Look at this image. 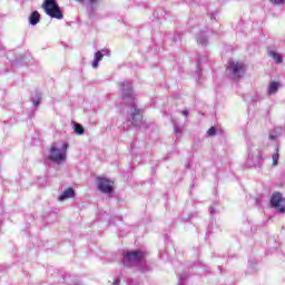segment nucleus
Here are the masks:
<instances>
[{
  "instance_id": "1",
  "label": "nucleus",
  "mask_w": 285,
  "mask_h": 285,
  "mask_svg": "<svg viewBox=\"0 0 285 285\" xmlns=\"http://www.w3.org/2000/svg\"><path fill=\"white\" fill-rule=\"evenodd\" d=\"M120 96L122 101L125 104H128L131 106V120L134 126H139L141 124V119H144V109L139 108L137 106V94H135V90L132 89V82L130 81H124L120 85Z\"/></svg>"
},
{
  "instance_id": "2",
  "label": "nucleus",
  "mask_w": 285,
  "mask_h": 285,
  "mask_svg": "<svg viewBox=\"0 0 285 285\" xmlns=\"http://www.w3.org/2000/svg\"><path fill=\"white\" fill-rule=\"evenodd\" d=\"M67 153H68V145L66 144H56L52 145L48 153H47V158L49 161H53V164H63L67 158Z\"/></svg>"
},
{
  "instance_id": "3",
  "label": "nucleus",
  "mask_w": 285,
  "mask_h": 285,
  "mask_svg": "<svg viewBox=\"0 0 285 285\" xmlns=\"http://www.w3.org/2000/svg\"><path fill=\"white\" fill-rule=\"evenodd\" d=\"M246 73V66L238 60H229L227 66V75L232 79H242V76Z\"/></svg>"
},
{
  "instance_id": "4",
  "label": "nucleus",
  "mask_w": 285,
  "mask_h": 285,
  "mask_svg": "<svg viewBox=\"0 0 285 285\" xmlns=\"http://www.w3.org/2000/svg\"><path fill=\"white\" fill-rule=\"evenodd\" d=\"M146 257V253L144 252H128L124 257V265L129 268L132 266H141L144 264V258Z\"/></svg>"
},
{
  "instance_id": "5",
  "label": "nucleus",
  "mask_w": 285,
  "mask_h": 285,
  "mask_svg": "<svg viewBox=\"0 0 285 285\" xmlns=\"http://www.w3.org/2000/svg\"><path fill=\"white\" fill-rule=\"evenodd\" d=\"M42 7L45 9L46 14H48L52 19H63V13H61V9L59 8V4H57V1L45 0Z\"/></svg>"
},
{
  "instance_id": "6",
  "label": "nucleus",
  "mask_w": 285,
  "mask_h": 285,
  "mask_svg": "<svg viewBox=\"0 0 285 285\" xmlns=\"http://www.w3.org/2000/svg\"><path fill=\"white\" fill-rule=\"evenodd\" d=\"M96 181L100 193H104L105 195H110V193H112L115 188V181L106 177H97Z\"/></svg>"
},
{
  "instance_id": "7",
  "label": "nucleus",
  "mask_w": 285,
  "mask_h": 285,
  "mask_svg": "<svg viewBox=\"0 0 285 285\" xmlns=\"http://www.w3.org/2000/svg\"><path fill=\"white\" fill-rule=\"evenodd\" d=\"M273 208H276L278 213H285V198L282 197V194L274 193L271 199Z\"/></svg>"
},
{
  "instance_id": "8",
  "label": "nucleus",
  "mask_w": 285,
  "mask_h": 285,
  "mask_svg": "<svg viewBox=\"0 0 285 285\" xmlns=\"http://www.w3.org/2000/svg\"><path fill=\"white\" fill-rule=\"evenodd\" d=\"M79 3H85L86 6H89L88 16L90 19H95L97 17V8L99 7V3H101V0H76Z\"/></svg>"
},
{
  "instance_id": "9",
  "label": "nucleus",
  "mask_w": 285,
  "mask_h": 285,
  "mask_svg": "<svg viewBox=\"0 0 285 285\" xmlns=\"http://www.w3.org/2000/svg\"><path fill=\"white\" fill-rule=\"evenodd\" d=\"M104 57H110L109 49H102L95 53L94 61H92V68H99V61H101V59H104Z\"/></svg>"
},
{
  "instance_id": "10",
  "label": "nucleus",
  "mask_w": 285,
  "mask_h": 285,
  "mask_svg": "<svg viewBox=\"0 0 285 285\" xmlns=\"http://www.w3.org/2000/svg\"><path fill=\"white\" fill-rule=\"evenodd\" d=\"M71 197H75V189L67 188L60 196L59 202H66V199H71Z\"/></svg>"
},
{
  "instance_id": "11",
  "label": "nucleus",
  "mask_w": 285,
  "mask_h": 285,
  "mask_svg": "<svg viewBox=\"0 0 285 285\" xmlns=\"http://www.w3.org/2000/svg\"><path fill=\"white\" fill-rule=\"evenodd\" d=\"M281 136H282V128H275L269 132L271 141H279Z\"/></svg>"
},
{
  "instance_id": "12",
  "label": "nucleus",
  "mask_w": 285,
  "mask_h": 285,
  "mask_svg": "<svg viewBox=\"0 0 285 285\" xmlns=\"http://www.w3.org/2000/svg\"><path fill=\"white\" fill-rule=\"evenodd\" d=\"M41 19V14H39V11H33L29 17V23L31 26H37L39 23V20Z\"/></svg>"
},
{
  "instance_id": "13",
  "label": "nucleus",
  "mask_w": 285,
  "mask_h": 285,
  "mask_svg": "<svg viewBox=\"0 0 285 285\" xmlns=\"http://www.w3.org/2000/svg\"><path fill=\"white\" fill-rule=\"evenodd\" d=\"M71 126H72L73 132H76L77 135H83L85 129L81 124H79L77 121H71Z\"/></svg>"
},
{
  "instance_id": "14",
  "label": "nucleus",
  "mask_w": 285,
  "mask_h": 285,
  "mask_svg": "<svg viewBox=\"0 0 285 285\" xmlns=\"http://www.w3.org/2000/svg\"><path fill=\"white\" fill-rule=\"evenodd\" d=\"M268 57H271L275 61V63H282V55H279L277 51L269 50Z\"/></svg>"
},
{
  "instance_id": "15",
  "label": "nucleus",
  "mask_w": 285,
  "mask_h": 285,
  "mask_svg": "<svg viewBox=\"0 0 285 285\" xmlns=\"http://www.w3.org/2000/svg\"><path fill=\"white\" fill-rule=\"evenodd\" d=\"M196 41L199 46H208V38L205 33L198 35Z\"/></svg>"
},
{
  "instance_id": "16",
  "label": "nucleus",
  "mask_w": 285,
  "mask_h": 285,
  "mask_svg": "<svg viewBox=\"0 0 285 285\" xmlns=\"http://www.w3.org/2000/svg\"><path fill=\"white\" fill-rule=\"evenodd\" d=\"M279 90V82H272L268 87V95H275Z\"/></svg>"
},
{
  "instance_id": "17",
  "label": "nucleus",
  "mask_w": 285,
  "mask_h": 285,
  "mask_svg": "<svg viewBox=\"0 0 285 285\" xmlns=\"http://www.w3.org/2000/svg\"><path fill=\"white\" fill-rule=\"evenodd\" d=\"M273 166H277V161H279V148H276V153L272 156Z\"/></svg>"
},
{
  "instance_id": "18",
  "label": "nucleus",
  "mask_w": 285,
  "mask_h": 285,
  "mask_svg": "<svg viewBox=\"0 0 285 285\" xmlns=\"http://www.w3.org/2000/svg\"><path fill=\"white\" fill-rule=\"evenodd\" d=\"M186 279H188V274H181L179 275V281L177 285H186Z\"/></svg>"
},
{
  "instance_id": "19",
  "label": "nucleus",
  "mask_w": 285,
  "mask_h": 285,
  "mask_svg": "<svg viewBox=\"0 0 285 285\" xmlns=\"http://www.w3.org/2000/svg\"><path fill=\"white\" fill-rule=\"evenodd\" d=\"M217 132V129L215 127H212L207 130V137H215Z\"/></svg>"
},
{
  "instance_id": "20",
  "label": "nucleus",
  "mask_w": 285,
  "mask_h": 285,
  "mask_svg": "<svg viewBox=\"0 0 285 285\" xmlns=\"http://www.w3.org/2000/svg\"><path fill=\"white\" fill-rule=\"evenodd\" d=\"M273 6H284L285 0H269Z\"/></svg>"
},
{
  "instance_id": "21",
  "label": "nucleus",
  "mask_w": 285,
  "mask_h": 285,
  "mask_svg": "<svg viewBox=\"0 0 285 285\" xmlns=\"http://www.w3.org/2000/svg\"><path fill=\"white\" fill-rule=\"evenodd\" d=\"M257 157H258V163L255 166H262V161H263L262 154H258Z\"/></svg>"
},
{
  "instance_id": "22",
  "label": "nucleus",
  "mask_w": 285,
  "mask_h": 285,
  "mask_svg": "<svg viewBox=\"0 0 285 285\" xmlns=\"http://www.w3.org/2000/svg\"><path fill=\"white\" fill-rule=\"evenodd\" d=\"M39 104H41V100L40 99H36V100H33V106H39Z\"/></svg>"
},
{
  "instance_id": "23",
  "label": "nucleus",
  "mask_w": 285,
  "mask_h": 285,
  "mask_svg": "<svg viewBox=\"0 0 285 285\" xmlns=\"http://www.w3.org/2000/svg\"><path fill=\"white\" fill-rule=\"evenodd\" d=\"M174 130H175L176 134L181 132V129H179V127L177 125L174 127Z\"/></svg>"
},
{
  "instance_id": "24",
  "label": "nucleus",
  "mask_w": 285,
  "mask_h": 285,
  "mask_svg": "<svg viewBox=\"0 0 285 285\" xmlns=\"http://www.w3.org/2000/svg\"><path fill=\"white\" fill-rule=\"evenodd\" d=\"M183 117H188V109L183 110Z\"/></svg>"
},
{
  "instance_id": "25",
  "label": "nucleus",
  "mask_w": 285,
  "mask_h": 285,
  "mask_svg": "<svg viewBox=\"0 0 285 285\" xmlns=\"http://www.w3.org/2000/svg\"><path fill=\"white\" fill-rule=\"evenodd\" d=\"M119 278H116L115 281H114V285H119Z\"/></svg>"
},
{
  "instance_id": "26",
  "label": "nucleus",
  "mask_w": 285,
  "mask_h": 285,
  "mask_svg": "<svg viewBox=\"0 0 285 285\" xmlns=\"http://www.w3.org/2000/svg\"><path fill=\"white\" fill-rule=\"evenodd\" d=\"M215 214V208L210 207V215Z\"/></svg>"
},
{
  "instance_id": "27",
  "label": "nucleus",
  "mask_w": 285,
  "mask_h": 285,
  "mask_svg": "<svg viewBox=\"0 0 285 285\" xmlns=\"http://www.w3.org/2000/svg\"><path fill=\"white\" fill-rule=\"evenodd\" d=\"M139 271H140L141 273H146V269H145V268H139Z\"/></svg>"
}]
</instances>
